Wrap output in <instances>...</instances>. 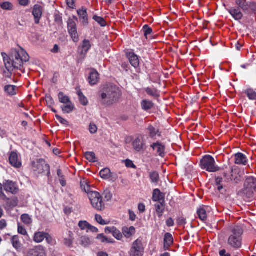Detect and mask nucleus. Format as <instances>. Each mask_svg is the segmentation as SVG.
<instances>
[{
	"label": "nucleus",
	"instance_id": "28",
	"mask_svg": "<svg viewBox=\"0 0 256 256\" xmlns=\"http://www.w3.org/2000/svg\"><path fill=\"white\" fill-rule=\"evenodd\" d=\"M140 104L142 108L144 111L150 110L154 106V104L152 101L146 100H142L140 102Z\"/></svg>",
	"mask_w": 256,
	"mask_h": 256
},
{
	"label": "nucleus",
	"instance_id": "37",
	"mask_svg": "<svg viewBox=\"0 0 256 256\" xmlns=\"http://www.w3.org/2000/svg\"><path fill=\"white\" fill-rule=\"evenodd\" d=\"M58 97L60 102L64 104H66L71 102L68 96L65 95L62 92H59Z\"/></svg>",
	"mask_w": 256,
	"mask_h": 256
},
{
	"label": "nucleus",
	"instance_id": "58",
	"mask_svg": "<svg viewBox=\"0 0 256 256\" xmlns=\"http://www.w3.org/2000/svg\"><path fill=\"white\" fill-rule=\"evenodd\" d=\"M88 231H90L92 232L96 233L98 232V230L96 227L92 226L90 224L87 230V232Z\"/></svg>",
	"mask_w": 256,
	"mask_h": 256
},
{
	"label": "nucleus",
	"instance_id": "23",
	"mask_svg": "<svg viewBox=\"0 0 256 256\" xmlns=\"http://www.w3.org/2000/svg\"><path fill=\"white\" fill-rule=\"evenodd\" d=\"M164 248L165 250H168L171 245L174 242V238L168 232L164 234Z\"/></svg>",
	"mask_w": 256,
	"mask_h": 256
},
{
	"label": "nucleus",
	"instance_id": "26",
	"mask_svg": "<svg viewBox=\"0 0 256 256\" xmlns=\"http://www.w3.org/2000/svg\"><path fill=\"white\" fill-rule=\"evenodd\" d=\"M96 239L104 244H114L115 242L113 238H108L102 234H98Z\"/></svg>",
	"mask_w": 256,
	"mask_h": 256
},
{
	"label": "nucleus",
	"instance_id": "5",
	"mask_svg": "<svg viewBox=\"0 0 256 256\" xmlns=\"http://www.w3.org/2000/svg\"><path fill=\"white\" fill-rule=\"evenodd\" d=\"M88 197L92 206L98 210H102L104 208V204L102 198L98 192L93 191L88 193Z\"/></svg>",
	"mask_w": 256,
	"mask_h": 256
},
{
	"label": "nucleus",
	"instance_id": "8",
	"mask_svg": "<svg viewBox=\"0 0 256 256\" xmlns=\"http://www.w3.org/2000/svg\"><path fill=\"white\" fill-rule=\"evenodd\" d=\"M144 253V248L142 241L137 239L132 244L130 251V256H142Z\"/></svg>",
	"mask_w": 256,
	"mask_h": 256
},
{
	"label": "nucleus",
	"instance_id": "54",
	"mask_svg": "<svg viewBox=\"0 0 256 256\" xmlns=\"http://www.w3.org/2000/svg\"><path fill=\"white\" fill-rule=\"evenodd\" d=\"M18 231L20 234H21L24 236H26L28 234L27 231L26 230V228L24 226L20 224H18Z\"/></svg>",
	"mask_w": 256,
	"mask_h": 256
},
{
	"label": "nucleus",
	"instance_id": "20",
	"mask_svg": "<svg viewBox=\"0 0 256 256\" xmlns=\"http://www.w3.org/2000/svg\"><path fill=\"white\" fill-rule=\"evenodd\" d=\"M136 230L134 226H124L122 228L123 235L127 238H131L136 234Z\"/></svg>",
	"mask_w": 256,
	"mask_h": 256
},
{
	"label": "nucleus",
	"instance_id": "1",
	"mask_svg": "<svg viewBox=\"0 0 256 256\" xmlns=\"http://www.w3.org/2000/svg\"><path fill=\"white\" fill-rule=\"evenodd\" d=\"M4 64L8 72H4V76L7 78H10L12 71L14 68H20L24 62L29 60L30 57L26 52L22 48L18 49H12L10 56L4 52L2 53Z\"/></svg>",
	"mask_w": 256,
	"mask_h": 256
},
{
	"label": "nucleus",
	"instance_id": "15",
	"mask_svg": "<svg viewBox=\"0 0 256 256\" xmlns=\"http://www.w3.org/2000/svg\"><path fill=\"white\" fill-rule=\"evenodd\" d=\"M227 10L232 16L236 20H242L243 17L242 12L239 8L236 7H232L227 9Z\"/></svg>",
	"mask_w": 256,
	"mask_h": 256
},
{
	"label": "nucleus",
	"instance_id": "38",
	"mask_svg": "<svg viewBox=\"0 0 256 256\" xmlns=\"http://www.w3.org/2000/svg\"><path fill=\"white\" fill-rule=\"evenodd\" d=\"M65 104L62 106V110L64 113L69 114L73 110L74 106L72 102Z\"/></svg>",
	"mask_w": 256,
	"mask_h": 256
},
{
	"label": "nucleus",
	"instance_id": "27",
	"mask_svg": "<svg viewBox=\"0 0 256 256\" xmlns=\"http://www.w3.org/2000/svg\"><path fill=\"white\" fill-rule=\"evenodd\" d=\"M46 233L42 232H36L33 238L34 241L36 243L42 242L45 239Z\"/></svg>",
	"mask_w": 256,
	"mask_h": 256
},
{
	"label": "nucleus",
	"instance_id": "16",
	"mask_svg": "<svg viewBox=\"0 0 256 256\" xmlns=\"http://www.w3.org/2000/svg\"><path fill=\"white\" fill-rule=\"evenodd\" d=\"M154 150H156L157 154L160 156H164L165 146L161 142H156L150 145Z\"/></svg>",
	"mask_w": 256,
	"mask_h": 256
},
{
	"label": "nucleus",
	"instance_id": "40",
	"mask_svg": "<svg viewBox=\"0 0 256 256\" xmlns=\"http://www.w3.org/2000/svg\"><path fill=\"white\" fill-rule=\"evenodd\" d=\"M20 219L27 226H30L32 222L31 217L28 214H22Z\"/></svg>",
	"mask_w": 256,
	"mask_h": 256
},
{
	"label": "nucleus",
	"instance_id": "30",
	"mask_svg": "<svg viewBox=\"0 0 256 256\" xmlns=\"http://www.w3.org/2000/svg\"><path fill=\"white\" fill-rule=\"evenodd\" d=\"M68 236L64 238V243L68 247H70L73 243L72 233L70 231L67 232Z\"/></svg>",
	"mask_w": 256,
	"mask_h": 256
},
{
	"label": "nucleus",
	"instance_id": "57",
	"mask_svg": "<svg viewBox=\"0 0 256 256\" xmlns=\"http://www.w3.org/2000/svg\"><path fill=\"white\" fill-rule=\"evenodd\" d=\"M125 164L128 168H136L135 165L130 160H126L125 161Z\"/></svg>",
	"mask_w": 256,
	"mask_h": 256
},
{
	"label": "nucleus",
	"instance_id": "25",
	"mask_svg": "<svg viewBox=\"0 0 256 256\" xmlns=\"http://www.w3.org/2000/svg\"><path fill=\"white\" fill-rule=\"evenodd\" d=\"M236 4L238 8L244 12L248 11L250 8V4L246 0H236Z\"/></svg>",
	"mask_w": 256,
	"mask_h": 256
},
{
	"label": "nucleus",
	"instance_id": "10",
	"mask_svg": "<svg viewBox=\"0 0 256 256\" xmlns=\"http://www.w3.org/2000/svg\"><path fill=\"white\" fill-rule=\"evenodd\" d=\"M134 149L137 152H140L144 148L146 145L144 138L142 136H139L134 140L132 142Z\"/></svg>",
	"mask_w": 256,
	"mask_h": 256
},
{
	"label": "nucleus",
	"instance_id": "14",
	"mask_svg": "<svg viewBox=\"0 0 256 256\" xmlns=\"http://www.w3.org/2000/svg\"><path fill=\"white\" fill-rule=\"evenodd\" d=\"M43 12V8L40 4H35L33 8L32 15L34 16L35 23L38 24L40 23V19L42 18Z\"/></svg>",
	"mask_w": 256,
	"mask_h": 256
},
{
	"label": "nucleus",
	"instance_id": "2",
	"mask_svg": "<svg viewBox=\"0 0 256 256\" xmlns=\"http://www.w3.org/2000/svg\"><path fill=\"white\" fill-rule=\"evenodd\" d=\"M121 96L120 90L114 84H107L100 92L99 101L101 104L110 106L118 102Z\"/></svg>",
	"mask_w": 256,
	"mask_h": 256
},
{
	"label": "nucleus",
	"instance_id": "46",
	"mask_svg": "<svg viewBox=\"0 0 256 256\" xmlns=\"http://www.w3.org/2000/svg\"><path fill=\"white\" fill-rule=\"evenodd\" d=\"M86 158L90 162L96 161L95 154L94 152H86L84 154Z\"/></svg>",
	"mask_w": 256,
	"mask_h": 256
},
{
	"label": "nucleus",
	"instance_id": "13",
	"mask_svg": "<svg viewBox=\"0 0 256 256\" xmlns=\"http://www.w3.org/2000/svg\"><path fill=\"white\" fill-rule=\"evenodd\" d=\"M244 188L250 192L256 190V178L253 176H248L246 178Z\"/></svg>",
	"mask_w": 256,
	"mask_h": 256
},
{
	"label": "nucleus",
	"instance_id": "62",
	"mask_svg": "<svg viewBox=\"0 0 256 256\" xmlns=\"http://www.w3.org/2000/svg\"><path fill=\"white\" fill-rule=\"evenodd\" d=\"M45 239L48 243L51 244L52 242V238L48 233H46Z\"/></svg>",
	"mask_w": 256,
	"mask_h": 256
},
{
	"label": "nucleus",
	"instance_id": "63",
	"mask_svg": "<svg viewBox=\"0 0 256 256\" xmlns=\"http://www.w3.org/2000/svg\"><path fill=\"white\" fill-rule=\"evenodd\" d=\"M166 224L168 226L170 227L174 226V222L172 218H169L166 220Z\"/></svg>",
	"mask_w": 256,
	"mask_h": 256
},
{
	"label": "nucleus",
	"instance_id": "44",
	"mask_svg": "<svg viewBox=\"0 0 256 256\" xmlns=\"http://www.w3.org/2000/svg\"><path fill=\"white\" fill-rule=\"evenodd\" d=\"M150 177L152 182L153 183L157 184L159 181V174L156 172L154 171L150 172Z\"/></svg>",
	"mask_w": 256,
	"mask_h": 256
},
{
	"label": "nucleus",
	"instance_id": "59",
	"mask_svg": "<svg viewBox=\"0 0 256 256\" xmlns=\"http://www.w3.org/2000/svg\"><path fill=\"white\" fill-rule=\"evenodd\" d=\"M232 181H234V182L236 184H238L239 182H241L240 176V175H238V174L236 176L234 174V176L233 177Z\"/></svg>",
	"mask_w": 256,
	"mask_h": 256
},
{
	"label": "nucleus",
	"instance_id": "3",
	"mask_svg": "<svg viewBox=\"0 0 256 256\" xmlns=\"http://www.w3.org/2000/svg\"><path fill=\"white\" fill-rule=\"evenodd\" d=\"M243 232L240 226H235L230 228L228 240V244L230 248L238 250L242 247Z\"/></svg>",
	"mask_w": 256,
	"mask_h": 256
},
{
	"label": "nucleus",
	"instance_id": "48",
	"mask_svg": "<svg viewBox=\"0 0 256 256\" xmlns=\"http://www.w3.org/2000/svg\"><path fill=\"white\" fill-rule=\"evenodd\" d=\"M113 236L118 240H121L123 238V234L120 230L117 229L116 228H114V232H112Z\"/></svg>",
	"mask_w": 256,
	"mask_h": 256
},
{
	"label": "nucleus",
	"instance_id": "24",
	"mask_svg": "<svg viewBox=\"0 0 256 256\" xmlns=\"http://www.w3.org/2000/svg\"><path fill=\"white\" fill-rule=\"evenodd\" d=\"M99 80V74L97 71L94 70H92L88 77V82L92 86L98 83Z\"/></svg>",
	"mask_w": 256,
	"mask_h": 256
},
{
	"label": "nucleus",
	"instance_id": "6",
	"mask_svg": "<svg viewBox=\"0 0 256 256\" xmlns=\"http://www.w3.org/2000/svg\"><path fill=\"white\" fill-rule=\"evenodd\" d=\"M92 44L89 40L84 39L80 44L78 48L79 54L78 59V62H82L86 57L88 51L90 49Z\"/></svg>",
	"mask_w": 256,
	"mask_h": 256
},
{
	"label": "nucleus",
	"instance_id": "11",
	"mask_svg": "<svg viewBox=\"0 0 256 256\" xmlns=\"http://www.w3.org/2000/svg\"><path fill=\"white\" fill-rule=\"evenodd\" d=\"M4 190L8 192L16 194L18 192V187L17 184L10 180H6L4 183Z\"/></svg>",
	"mask_w": 256,
	"mask_h": 256
},
{
	"label": "nucleus",
	"instance_id": "9",
	"mask_svg": "<svg viewBox=\"0 0 256 256\" xmlns=\"http://www.w3.org/2000/svg\"><path fill=\"white\" fill-rule=\"evenodd\" d=\"M32 166L34 170L38 172V174H42L45 170H49V165L42 160H39L36 162H34Z\"/></svg>",
	"mask_w": 256,
	"mask_h": 256
},
{
	"label": "nucleus",
	"instance_id": "60",
	"mask_svg": "<svg viewBox=\"0 0 256 256\" xmlns=\"http://www.w3.org/2000/svg\"><path fill=\"white\" fill-rule=\"evenodd\" d=\"M115 228H116V227H114V226L106 227L105 228V230H104L106 234H112V232H114V230Z\"/></svg>",
	"mask_w": 256,
	"mask_h": 256
},
{
	"label": "nucleus",
	"instance_id": "61",
	"mask_svg": "<svg viewBox=\"0 0 256 256\" xmlns=\"http://www.w3.org/2000/svg\"><path fill=\"white\" fill-rule=\"evenodd\" d=\"M20 4L24 6H26L28 5L30 3L29 0H18Z\"/></svg>",
	"mask_w": 256,
	"mask_h": 256
},
{
	"label": "nucleus",
	"instance_id": "64",
	"mask_svg": "<svg viewBox=\"0 0 256 256\" xmlns=\"http://www.w3.org/2000/svg\"><path fill=\"white\" fill-rule=\"evenodd\" d=\"M220 256H230L229 253H227L226 250H222L220 252Z\"/></svg>",
	"mask_w": 256,
	"mask_h": 256
},
{
	"label": "nucleus",
	"instance_id": "21",
	"mask_svg": "<svg viewBox=\"0 0 256 256\" xmlns=\"http://www.w3.org/2000/svg\"><path fill=\"white\" fill-rule=\"evenodd\" d=\"M127 56L132 66L135 68H138L139 66L140 60L138 58L134 53L132 52L128 53Z\"/></svg>",
	"mask_w": 256,
	"mask_h": 256
},
{
	"label": "nucleus",
	"instance_id": "32",
	"mask_svg": "<svg viewBox=\"0 0 256 256\" xmlns=\"http://www.w3.org/2000/svg\"><path fill=\"white\" fill-rule=\"evenodd\" d=\"M224 181L226 182H230L232 181L234 176V171L232 169L228 171L225 172L224 173Z\"/></svg>",
	"mask_w": 256,
	"mask_h": 256
},
{
	"label": "nucleus",
	"instance_id": "42",
	"mask_svg": "<svg viewBox=\"0 0 256 256\" xmlns=\"http://www.w3.org/2000/svg\"><path fill=\"white\" fill-rule=\"evenodd\" d=\"M16 86L8 85L4 87V90L5 92L8 93V94L14 96L16 94Z\"/></svg>",
	"mask_w": 256,
	"mask_h": 256
},
{
	"label": "nucleus",
	"instance_id": "7",
	"mask_svg": "<svg viewBox=\"0 0 256 256\" xmlns=\"http://www.w3.org/2000/svg\"><path fill=\"white\" fill-rule=\"evenodd\" d=\"M75 20L77 18L74 16L73 18H70L68 22V28L69 34H70L72 40L76 42L79 40V36L77 32L76 24Z\"/></svg>",
	"mask_w": 256,
	"mask_h": 256
},
{
	"label": "nucleus",
	"instance_id": "45",
	"mask_svg": "<svg viewBox=\"0 0 256 256\" xmlns=\"http://www.w3.org/2000/svg\"><path fill=\"white\" fill-rule=\"evenodd\" d=\"M92 18L96 22H97L101 26L104 27L106 26V22L103 18L98 16L96 15H94L93 16Z\"/></svg>",
	"mask_w": 256,
	"mask_h": 256
},
{
	"label": "nucleus",
	"instance_id": "33",
	"mask_svg": "<svg viewBox=\"0 0 256 256\" xmlns=\"http://www.w3.org/2000/svg\"><path fill=\"white\" fill-rule=\"evenodd\" d=\"M149 132V136L152 138H154L158 134V136H160V134L158 129L152 126H150L148 128Z\"/></svg>",
	"mask_w": 256,
	"mask_h": 256
},
{
	"label": "nucleus",
	"instance_id": "51",
	"mask_svg": "<svg viewBox=\"0 0 256 256\" xmlns=\"http://www.w3.org/2000/svg\"><path fill=\"white\" fill-rule=\"evenodd\" d=\"M142 30L146 38H148V36L152 32V28L147 24H146L143 26Z\"/></svg>",
	"mask_w": 256,
	"mask_h": 256
},
{
	"label": "nucleus",
	"instance_id": "39",
	"mask_svg": "<svg viewBox=\"0 0 256 256\" xmlns=\"http://www.w3.org/2000/svg\"><path fill=\"white\" fill-rule=\"evenodd\" d=\"M78 242L80 244L84 247L88 246L91 243L90 238L86 236L80 237Z\"/></svg>",
	"mask_w": 256,
	"mask_h": 256
},
{
	"label": "nucleus",
	"instance_id": "53",
	"mask_svg": "<svg viewBox=\"0 0 256 256\" xmlns=\"http://www.w3.org/2000/svg\"><path fill=\"white\" fill-rule=\"evenodd\" d=\"M89 130L91 134H95L98 130V128L94 124L90 123L89 126Z\"/></svg>",
	"mask_w": 256,
	"mask_h": 256
},
{
	"label": "nucleus",
	"instance_id": "18",
	"mask_svg": "<svg viewBox=\"0 0 256 256\" xmlns=\"http://www.w3.org/2000/svg\"><path fill=\"white\" fill-rule=\"evenodd\" d=\"M234 162L236 164L246 166L248 163L246 156L242 153L238 152L234 155Z\"/></svg>",
	"mask_w": 256,
	"mask_h": 256
},
{
	"label": "nucleus",
	"instance_id": "49",
	"mask_svg": "<svg viewBox=\"0 0 256 256\" xmlns=\"http://www.w3.org/2000/svg\"><path fill=\"white\" fill-rule=\"evenodd\" d=\"M96 220L101 225H106L108 224L109 222L104 220L102 216L98 214L95 215Z\"/></svg>",
	"mask_w": 256,
	"mask_h": 256
},
{
	"label": "nucleus",
	"instance_id": "56",
	"mask_svg": "<svg viewBox=\"0 0 256 256\" xmlns=\"http://www.w3.org/2000/svg\"><path fill=\"white\" fill-rule=\"evenodd\" d=\"M104 198L106 201L110 200L112 198V194L108 190H106L104 191Z\"/></svg>",
	"mask_w": 256,
	"mask_h": 256
},
{
	"label": "nucleus",
	"instance_id": "22",
	"mask_svg": "<svg viewBox=\"0 0 256 256\" xmlns=\"http://www.w3.org/2000/svg\"><path fill=\"white\" fill-rule=\"evenodd\" d=\"M21 237L18 235L12 236L10 238V242L13 247L17 250H19L22 248V244L20 240Z\"/></svg>",
	"mask_w": 256,
	"mask_h": 256
},
{
	"label": "nucleus",
	"instance_id": "41",
	"mask_svg": "<svg viewBox=\"0 0 256 256\" xmlns=\"http://www.w3.org/2000/svg\"><path fill=\"white\" fill-rule=\"evenodd\" d=\"M0 7L4 10H12L14 8L12 4L10 2H0Z\"/></svg>",
	"mask_w": 256,
	"mask_h": 256
},
{
	"label": "nucleus",
	"instance_id": "47",
	"mask_svg": "<svg viewBox=\"0 0 256 256\" xmlns=\"http://www.w3.org/2000/svg\"><path fill=\"white\" fill-rule=\"evenodd\" d=\"M78 94L80 102L84 106L87 105L88 100L86 98L83 94L82 92L80 90H79L78 92Z\"/></svg>",
	"mask_w": 256,
	"mask_h": 256
},
{
	"label": "nucleus",
	"instance_id": "55",
	"mask_svg": "<svg viewBox=\"0 0 256 256\" xmlns=\"http://www.w3.org/2000/svg\"><path fill=\"white\" fill-rule=\"evenodd\" d=\"M56 118L57 120L62 124L68 126V122L66 119L62 118L60 116L58 115H56Z\"/></svg>",
	"mask_w": 256,
	"mask_h": 256
},
{
	"label": "nucleus",
	"instance_id": "52",
	"mask_svg": "<svg viewBox=\"0 0 256 256\" xmlns=\"http://www.w3.org/2000/svg\"><path fill=\"white\" fill-rule=\"evenodd\" d=\"M89 224L86 221H80L78 223V226L82 230H87Z\"/></svg>",
	"mask_w": 256,
	"mask_h": 256
},
{
	"label": "nucleus",
	"instance_id": "43",
	"mask_svg": "<svg viewBox=\"0 0 256 256\" xmlns=\"http://www.w3.org/2000/svg\"><path fill=\"white\" fill-rule=\"evenodd\" d=\"M162 198V196L160 191L158 188L155 189L153 192L152 200L158 202L161 200Z\"/></svg>",
	"mask_w": 256,
	"mask_h": 256
},
{
	"label": "nucleus",
	"instance_id": "34",
	"mask_svg": "<svg viewBox=\"0 0 256 256\" xmlns=\"http://www.w3.org/2000/svg\"><path fill=\"white\" fill-rule=\"evenodd\" d=\"M100 176L104 179H108L111 177V172L109 168H104L100 172Z\"/></svg>",
	"mask_w": 256,
	"mask_h": 256
},
{
	"label": "nucleus",
	"instance_id": "36",
	"mask_svg": "<svg viewBox=\"0 0 256 256\" xmlns=\"http://www.w3.org/2000/svg\"><path fill=\"white\" fill-rule=\"evenodd\" d=\"M145 90L148 94L154 97V98H158L160 96L159 92L155 88L152 89L150 88H147Z\"/></svg>",
	"mask_w": 256,
	"mask_h": 256
},
{
	"label": "nucleus",
	"instance_id": "50",
	"mask_svg": "<svg viewBox=\"0 0 256 256\" xmlns=\"http://www.w3.org/2000/svg\"><path fill=\"white\" fill-rule=\"evenodd\" d=\"M80 186L81 188L88 194V193L91 192L92 191L90 190V186L86 182H80Z\"/></svg>",
	"mask_w": 256,
	"mask_h": 256
},
{
	"label": "nucleus",
	"instance_id": "12",
	"mask_svg": "<svg viewBox=\"0 0 256 256\" xmlns=\"http://www.w3.org/2000/svg\"><path fill=\"white\" fill-rule=\"evenodd\" d=\"M26 256H46L45 248L42 246H38L28 250Z\"/></svg>",
	"mask_w": 256,
	"mask_h": 256
},
{
	"label": "nucleus",
	"instance_id": "4",
	"mask_svg": "<svg viewBox=\"0 0 256 256\" xmlns=\"http://www.w3.org/2000/svg\"><path fill=\"white\" fill-rule=\"evenodd\" d=\"M200 166L202 170L210 172H214L220 170L216 164L214 158L210 155H206L200 161Z\"/></svg>",
	"mask_w": 256,
	"mask_h": 256
},
{
	"label": "nucleus",
	"instance_id": "19",
	"mask_svg": "<svg viewBox=\"0 0 256 256\" xmlns=\"http://www.w3.org/2000/svg\"><path fill=\"white\" fill-rule=\"evenodd\" d=\"M77 12L84 26H87L88 21L86 10L82 8V9L78 10Z\"/></svg>",
	"mask_w": 256,
	"mask_h": 256
},
{
	"label": "nucleus",
	"instance_id": "31",
	"mask_svg": "<svg viewBox=\"0 0 256 256\" xmlns=\"http://www.w3.org/2000/svg\"><path fill=\"white\" fill-rule=\"evenodd\" d=\"M244 92L250 100H256V92L252 88H248Z\"/></svg>",
	"mask_w": 256,
	"mask_h": 256
},
{
	"label": "nucleus",
	"instance_id": "17",
	"mask_svg": "<svg viewBox=\"0 0 256 256\" xmlns=\"http://www.w3.org/2000/svg\"><path fill=\"white\" fill-rule=\"evenodd\" d=\"M9 161L10 164L16 168H20L22 166V162L18 158V154L14 152L10 153Z\"/></svg>",
	"mask_w": 256,
	"mask_h": 256
},
{
	"label": "nucleus",
	"instance_id": "29",
	"mask_svg": "<svg viewBox=\"0 0 256 256\" xmlns=\"http://www.w3.org/2000/svg\"><path fill=\"white\" fill-rule=\"evenodd\" d=\"M206 212L207 210L204 207H200L197 210L198 215L202 221H205L207 219Z\"/></svg>",
	"mask_w": 256,
	"mask_h": 256
},
{
	"label": "nucleus",
	"instance_id": "35",
	"mask_svg": "<svg viewBox=\"0 0 256 256\" xmlns=\"http://www.w3.org/2000/svg\"><path fill=\"white\" fill-rule=\"evenodd\" d=\"M156 212L159 218H160L164 213V206L163 202H159L155 205Z\"/></svg>",
	"mask_w": 256,
	"mask_h": 256
}]
</instances>
